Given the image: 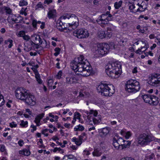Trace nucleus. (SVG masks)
Returning <instances> with one entry per match:
<instances>
[{
  "mask_svg": "<svg viewBox=\"0 0 160 160\" xmlns=\"http://www.w3.org/2000/svg\"><path fill=\"white\" fill-rule=\"evenodd\" d=\"M48 130V129H45L42 130V134L44 135L45 136H48V133H46V132H47Z\"/></svg>",
  "mask_w": 160,
  "mask_h": 160,
  "instance_id": "bf43d9fd",
  "label": "nucleus"
},
{
  "mask_svg": "<svg viewBox=\"0 0 160 160\" xmlns=\"http://www.w3.org/2000/svg\"><path fill=\"white\" fill-rule=\"evenodd\" d=\"M4 104V100L3 97L2 95H0V107L3 105Z\"/></svg>",
  "mask_w": 160,
  "mask_h": 160,
  "instance_id": "37998d69",
  "label": "nucleus"
},
{
  "mask_svg": "<svg viewBox=\"0 0 160 160\" xmlns=\"http://www.w3.org/2000/svg\"><path fill=\"white\" fill-rule=\"evenodd\" d=\"M48 84L49 86H52V84L53 83V81L52 79H49L48 81Z\"/></svg>",
  "mask_w": 160,
  "mask_h": 160,
  "instance_id": "338daca9",
  "label": "nucleus"
},
{
  "mask_svg": "<svg viewBox=\"0 0 160 160\" xmlns=\"http://www.w3.org/2000/svg\"><path fill=\"white\" fill-rule=\"evenodd\" d=\"M98 19H100L101 20H103V19L106 20H109L108 16L106 15V14H102V15L100 16Z\"/></svg>",
  "mask_w": 160,
  "mask_h": 160,
  "instance_id": "58836bf2",
  "label": "nucleus"
},
{
  "mask_svg": "<svg viewBox=\"0 0 160 160\" xmlns=\"http://www.w3.org/2000/svg\"><path fill=\"white\" fill-rule=\"evenodd\" d=\"M121 160H135L133 158L131 157H126L125 158H122Z\"/></svg>",
  "mask_w": 160,
  "mask_h": 160,
  "instance_id": "774afa93",
  "label": "nucleus"
},
{
  "mask_svg": "<svg viewBox=\"0 0 160 160\" xmlns=\"http://www.w3.org/2000/svg\"><path fill=\"white\" fill-rule=\"evenodd\" d=\"M31 39L32 40L31 42H32L33 44L34 43H37L41 44L42 43L43 41L40 38V35L37 34H34L32 35Z\"/></svg>",
  "mask_w": 160,
  "mask_h": 160,
  "instance_id": "2eb2a0df",
  "label": "nucleus"
},
{
  "mask_svg": "<svg viewBox=\"0 0 160 160\" xmlns=\"http://www.w3.org/2000/svg\"><path fill=\"white\" fill-rule=\"evenodd\" d=\"M142 97L145 102L149 103L150 104V100H151V95L145 94L143 95Z\"/></svg>",
  "mask_w": 160,
  "mask_h": 160,
  "instance_id": "4be33fe9",
  "label": "nucleus"
},
{
  "mask_svg": "<svg viewBox=\"0 0 160 160\" xmlns=\"http://www.w3.org/2000/svg\"><path fill=\"white\" fill-rule=\"evenodd\" d=\"M122 0L118 2H116L114 3V6L116 9H118L122 5Z\"/></svg>",
  "mask_w": 160,
  "mask_h": 160,
  "instance_id": "f704fd0d",
  "label": "nucleus"
},
{
  "mask_svg": "<svg viewBox=\"0 0 160 160\" xmlns=\"http://www.w3.org/2000/svg\"><path fill=\"white\" fill-rule=\"evenodd\" d=\"M116 27L113 26L112 24H108V27L107 28V29L109 31L112 32L115 29Z\"/></svg>",
  "mask_w": 160,
  "mask_h": 160,
  "instance_id": "c9c22d12",
  "label": "nucleus"
},
{
  "mask_svg": "<svg viewBox=\"0 0 160 160\" xmlns=\"http://www.w3.org/2000/svg\"><path fill=\"white\" fill-rule=\"evenodd\" d=\"M56 10L55 9H51L48 13L47 16L49 19L54 18L56 17Z\"/></svg>",
  "mask_w": 160,
  "mask_h": 160,
  "instance_id": "f3484780",
  "label": "nucleus"
},
{
  "mask_svg": "<svg viewBox=\"0 0 160 160\" xmlns=\"http://www.w3.org/2000/svg\"><path fill=\"white\" fill-rule=\"evenodd\" d=\"M31 128H33V129L31 130V132H33L34 131L36 130L37 129L36 127L33 124L31 125Z\"/></svg>",
  "mask_w": 160,
  "mask_h": 160,
  "instance_id": "0e129e2a",
  "label": "nucleus"
},
{
  "mask_svg": "<svg viewBox=\"0 0 160 160\" xmlns=\"http://www.w3.org/2000/svg\"><path fill=\"white\" fill-rule=\"evenodd\" d=\"M132 134L130 132H126L125 136L126 138H129L132 135Z\"/></svg>",
  "mask_w": 160,
  "mask_h": 160,
  "instance_id": "09e8293b",
  "label": "nucleus"
},
{
  "mask_svg": "<svg viewBox=\"0 0 160 160\" xmlns=\"http://www.w3.org/2000/svg\"><path fill=\"white\" fill-rule=\"evenodd\" d=\"M111 130V128L108 127L102 128L101 132V133L102 134V136L103 137L106 136L109 133Z\"/></svg>",
  "mask_w": 160,
  "mask_h": 160,
  "instance_id": "aec40b11",
  "label": "nucleus"
},
{
  "mask_svg": "<svg viewBox=\"0 0 160 160\" xmlns=\"http://www.w3.org/2000/svg\"><path fill=\"white\" fill-rule=\"evenodd\" d=\"M99 93L105 96H111L115 92L114 87L112 84L102 83L97 88Z\"/></svg>",
  "mask_w": 160,
  "mask_h": 160,
  "instance_id": "20e7f679",
  "label": "nucleus"
},
{
  "mask_svg": "<svg viewBox=\"0 0 160 160\" xmlns=\"http://www.w3.org/2000/svg\"><path fill=\"white\" fill-rule=\"evenodd\" d=\"M89 64L88 62H87L85 63L71 64V66L76 74L87 77L90 75L92 72V68L89 66Z\"/></svg>",
  "mask_w": 160,
  "mask_h": 160,
  "instance_id": "f257e3e1",
  "label": "nucleus"
},
{
  "mask_svg": "<svg viewBox=\"0 0 160 160\" xmlns=\"http://www.w3.org/2000/svg\"><path fill=\"white\" fill-rule=\"evenodd\" d=\"M62 20H61L59 19L58 21V22L57 23V26H58V27H61L60 28H58V29H59L60 30H62V29L64 28H65L62 22L61 21Z\"/></svg>",
  "mask_w": 160,
  "mask_h": 160,
  "instance_id": "2f4dec72",
  "label": "nucleus"
},
{
  "mask_svg": "<svg viewBox=\"0 0 160 160\" xmlns=\"http://www.w3.org/2000/svg\"><path fill=\"white\" fill-rule=\"evenodd\" d=\"M57 151H58L60 153H63L64 152L60 148H55L53 150V152H54Z\"/></svg>",
  "mask_w": 160,
  "mask_h": 160,
  "instance_id": "a18cd8bd",
  "label": "nucleus"
},
{
  "mask_svg": "<svg viewBox=\"0 0 160 160\" xmlns=\"http://www.w3.org/2000/svg\"><path fill=\"white\" fill-rule=\"evenodd\" d=\"M107 74L112 78H117L121 70V65L120 62H115L109 63L105 67Z\"/></svg>",
  "mask_w": 160,
  "mask_h": 160,
  "instance_id": "f03ea898",
  "label": "nucleus"
},
{
  "mask_svg": "<svg viewBox=\"0 0 160 160\" xmlns=\"http://www.w3.org/2000/svg\"><path fill=\"white\" fill-rule=\"evenodd\" d=\"M8 43H9V44L8 45V47L9 48H11L12 45V41L11 39H8L7 41H5V44H8Z\"/></svg>",
  "mask_w": 160,
  "mask_h": 160,
  "instance_id": "79ce46f5",
  "label": "nucleus"
},
{
  "mask_svg": "<svg viewBox=\"0 0 160 160\" xmlns=\"http://www.w3.org/2000/svg\"><path fill=\"white\" fill-rule=\"evenodd\" d=\"M80 114L78 112H76L74 114V118H75L76 119H80Z\"/></svg>",
  "mask_w": 160,
  "mask_h": 160,
  "instance_id": "49530a36",
  "label": "nucleus"
},
{
  "mask_svg": "<svg viewBox=\"0 0 160 160\" xmlns=\"http://www.w3.org/2000/svg\"><path fill=\"white\" fill-rule=\"evenodd\" d=\"M145 3L142 2L141 3H138L137 4V6L138 7V8L137 9L136 11L142 12L144 11L147 8V7L146 5L144 4Z\"/></svg>",
  "mask_w": 160,
  "mask_h": 160,
  "instance_id": "dca6fc26",
  "label": "nucleus"
},
{
  "mask_svg": "<svg viewBox=\"0 0 160 160\" xmlns=\"http://www.w3.org/2000/svg\"><path fill=\"white\" fill-rule=\"evenodd\" d=\"M92 154L94 156L99 157L101 155L102 152L100 151L99 148H97L94 150Z\"/></svg>",
  "mask_w": 160,
  "mask_h": 160,
  "instance_id": "cd10ccee",
  "label": "nucleus"
},
{
  "mask_svg": "<svg viewBox=\"0 0 160 160\" xmlns=\"http://www.w3.org/2000/svg\"><path fill=\"white\" fill-rule=\"evenodd\" d=\"M25 35V33L24 31H21L19 32V33L18 34V36L19 37H23Z\"/></svg>",
  "mask_w": 160,
  "mask_h": 160,
  "instance_id": "603ef678",
  "label": "nucleus"
},
{
  "mask_svg": "<svg viewBox=\"0 0 160 160\" xmlns=\"http://www.w3.org/2000/svg\"><path fill=\"white\" fill-rule=\"evenodd\" d=\"M126 87L128 92L135 93L139 90L140 85L139 82L136 80L130 79L127 82Z\"/></svg>",
  "mask_w": 160,
  "mask_h": 160,
  "instance_id": "39448f33",
  "label": "nucleus"
},
{
  "mask_svg": "<svg viewBox=\"0 0 160 160\" xmlns=\"http://www.w3.org/2000/svg\"><path fill=\"white\" fill-rule=\"evenodd\" d=\"M72 141L74 142L78 146L80 145L82 142V140L79 138H72Z\"/></svg>",
  "mask_w": 160,
  "mask_h": 160,
  "instance_id": "c85d7f7f",
  "label": "nucleus"
},
{
  "mask_svg": "<svg viewBox=\"0 0 160 160\" xmlns=\"http://www.w3.org/2000/svg\"><path fill=\"white\" fill-rule=\"evenodd\" d=\"M5 147L3 145H0V150L2 152H4L5 150Z\"/></svg>",
  "mask_w": 160,
  "mask_h": 160,
  "instance_id": "680f3d73",
  "label": "nucleus"
},
{
  "mask_svg": "<svg viewBox=\"0 0 160 160\" xmlns=\"http://www.w3.org/2000/svg\"><path fill=\"white\" fill-rule=\"evenodd\" d=\"M27 97L25 98L24 101L25 103L28 105H34L36 103V99L33 95L29 93L28 94Z\"/></svg>",
  "mask_w": 160,
  "mask_h": 160,
  "instance_id": "f8f14e48",
  "label": "nucleus"
},
{
  "mask_svg": "<svg viewBox=\"0 0 160 160\" xmlns=\"http://www.w3.org/2000/svg\"><path fill=\"white\" fill-rule=\"evenodd\" d=\"M62 160H77L76 157L72 155H69L63 158Z\"/></svg>",
  "mask_w": 160,
  "mask_h": 160,
  "instance_id": "b1692460",
  "label": "nucleus"
},
{
  "mask_svg": "<svg viewBox=\"0 0 160 160\" xmlns=\"http://www.w3.org/2000/svg\"><path fill=\"white\" fill-rule=\"evenodd\" d=\"M86 134L85 133L83 132L81 134L80 136L79 137V138L80 139L82 140L83 139H85L86 138Z\"/></svg>",
  "mask_w": 160,
  "mask_h": 160,
  "instance_id": "8fccbe9b",
  "label": "nucleus"
},
{
  "mask_svg": "<svg viewBox=\"0 0 160 160\" xmlns=\"http://www.w3.org/2000/svg\"><path fill=\"white\" fill-rule=\"evenodd\" d=\"M77 79L74 77L66 78V83L68 84H73L75 83Z\"/></svg>",
  "mask_w": 160,
  "mask_h": 160,
  "instance_id": "412c9836",
  "label": "nucleus"
},
{
  "mask_svg": "<svg viewBox=\"0 0 160 160\" xmlns=\"http://www.w3.org/2000/svg\"><path fill=\"white\" fill-rule=\"evenodd\" d=\"M86 113L87 114V115H89L90 116L92 115V114H93V117H97V116L98 114V112L96 111L92 110H90L89 112H88L87 111L86 112Z\"/></svg>",
  "mask_w": 160,
  "mask_h": 160,
  "instance_id": "72a5a7b5",
  "label": "nucleus"
},
{
  "mask_svg": "<svg viewBox=\"0 0 160 160\" xmlns=\"http://www.w3.org/2000/svg\"><path fill=\"white\" fill-rule=\"evenodd\" d=\"M36 9L39 8H44L43 5L42 4V3L41 2H38L36 5Z\"/></svg>",
  "mask_w": 160,
  "mask_h": 160,
  "instance_id": "13d9d810",
  "label": "nucleus"
},
{
  "mask_svg": "<svg viewBox=\"0 0 160 160\" xmlns=\"http://www.w3.org/2000/svg\"><path fill=\"white\" fill-rule=\"evenodd\" d=\"M44 114V113H42L38 115L36 118H38L40 121L42 118L43 117Z\"/></svg>",
  "mask_w": 160,
  "mask_h": 160,
  "instance_id": "6e6d98bb",
  "label": "nucleus"
},
{
  "mask_svg": "<svg viewBox=\"0 0 160 160\" xmlns=\"http://www.w3.org/2000/svg\"><path fill=\"white\" fill-rule=\"evenodd\" d=\"M23 39L26 41H28L30 39L29 37L27 35H25L23 37Z\"/></svg>",
  "mask_w": 160,
  "mask_h": 160,
  "instance_id": "e2e57ef3",
  "label": "nucleus"
},
{
  "mask_svg": "<svg viewBox=\"0 0 160 160\" xmlns=\"http://www.w3.org/2000/svg\"><path fill=\"white\" fill-rule=\"evenodd\" d=\"M22 18L21 16H19L16 18V17L15 18L13 22L16 23H19L20 21L22 20Z\"/></svg>",
  "mask_w": 160,
  "mask_h": 160,
  "instance_id": "c03bdc74",
  "label": "nucleus"
},
{
  "mask_svg": "<svg viewBox=\"0 0 160 160\" xmlns=\"http://www.w3.org/2000/svg\"><path fill=\"white\" fill-rule=\"evenodd\" d=\"M148 83L154 87L160 86V74L153 73L151 74L148 78Z\"/></svg>",
  "mask_w": 160,
  "mask_h": 160,
  "instance_id": "6e6552de",
  "label": "nucleus"
},
{
  "mask_svg": "<svg viewBox=\"0 0 160 160\" xmlns=\"http://www.w3.org/2000/svg\"><path fill=\"white\" fill-rule=\"evenodd\" d=\"M70 18L71 20H73L74 21L73 22H72L71 24H69V26H72L73 27L72 28H76L77 25L76 23L77 21L78 20V18L75 15L72 14L70 13H66L63 16L61 17L60 18V19L62 20H63L66 18L69 19Z\"/></svg>",
  "mask_w": 160,
  "mask_h": 160,
  "instance_id": "1a4fd4ad",
  "label": "nucleus"
},
{
  "mask_svg": "<svg viewBox=\"0 0 160 160\" xmlns=\"http://www.w3.org/2000/svg\"><path fill=\"white\" fill-rule=\"evenodd\" d=\"M109 45L107 43H100L95 46L92 50L96 57H101L109 52Z\"/></svg>",
  "mask_w": 160,
  "mask_h": 160,
  "instance_id": "7ed1b4c3",
  "label": "nucleus"
},
{
  "mask_svg": "<svg viewBox=\"0 0 160 160\" xmlns=\"http://www.w3.org/2000/svg\"><path fill=\"white\" fill-rule=\"evenodd\" d=\"M151 100H150V104L156 106L158 103L159 101L158 98L156 96L151 95Z\"/></svg>",
  "mask_w": 160,
  "mask_h": 160,
  "instance_id": "a211bd4d",
  "label": "nucleus"
},
{
  "mask_svg": "<svg viewBox=\"0 0 160 160\" xmlns=\"http://www.w3.org/2000/svg\"><path fill=\"white\" fill-rule=\"evenodd\" d=\"M28 3V2L25 0H21L19 2V5L20 6H23L27 5Z\"/></svg>",
  "mask_w": 160,
  "mask_h": 160,
  "instance_id": "ea45409f",
  "label": "nucleus"
},
{
  "mask_svg": "<svg viewBox=\"0 0 160 160\" xmlns=\"http://www.w3.org/2000/svg\"><path fill=\"white\" fill-rule=\"evenodd\" d=\"M84 128L82 125H79L77 126L74 128V130L75 131H83L84 130Z\"/></svg>",
  "mask_w": 160,
  "mask_h": 160,
  "instance_id": "e433bc0d",
  "label": "nucleus"
},
{
  "mask_svg": "<svg viewBox=\"0 0 160 160\" xmlns=\"http://www.w3.org/2000/svg\"><path fill=\"white\" fill-rule=\"evenodd\" d=\"M106 36V33L104 31L100 30L98 32V37L101 39H103Z\"/></svg>",
  "mask_w": 160,
  "mask_h": 160,
  "instance_id": "393cba45",
  "label": "nucleus"
},
{
  "mask_svg": "<svg viewBox=\"0 0 160 160\" xmlns=\"http://www.w3.org/2000/svg\"><path fill=\"white\" fill-rule=\"evenodd\" d=\"M106 36H107L109 38H110L112 35V32L110 31H108L107 29V33H106Z\"/></svg>",
  "mask_w": 160,
  "mask_h": 160,
  "instance_id": "5fc2aeb1",
  "label": "nucleus"
},
{
  "mask_svg": "<svg viewBox=\"0 0 160 160\" xmlns=\"http://www.w3.org/2000/svg\"><path fill=\"white\" fill-rule=\"evenodd\" d=\"M17 124H15L14 122H12L11 123H10V126L11 128H14L17 127Z\"/></svg>",
  "mask_w": 160,
  "mask_h": 160,
  "instance_id": "69168bd1",
  "label": "nucleus"
},
{
  "mask_svg": "<svg viewBox=\"0 0 160 160\" xmlns=\"http://www.w3.org/2000/svg\"><path fill=\"white\" fill-rule=\"evenodd\" d=\"M153 140V137L149 134L143 133L139 135L138 138V144L141 146L148 145Z\"/></svg>",
  "mask_w": 160,
  "mask_h": 160,
  "instance_id": "423d86ee",
  "label": "nucleus"
},
{
  "mask_svg": "<svg viewBox=\"0 0 160 160\" xmlns=\"http://www.w3.org/2000/svg\"><path fill=\"white\" fill-rule=\"evenodd\" d=\"M19 153L20 154L24 155L25 156H28L30 154V152L29 150L27 149H23L19 151Z\"/></svg>",
  "mask_w": 160,
  "mask_h": 160,
  "instance_id": "bb28decb",
  "label": "nucleus"
},
{
  "mask_svg": "<svg viewBox=\"0 0 160 160\" xmlns=\"http://www.w3.org/2000/svg\"><path fill=\"white\" fill-rule=\"evenodd\" d=\"M15 93V96L18 99L23 100L26 97H28V93L25 89L21 88L16 89Z\"/></svg>",
  "mask_w": 160,
  "mask_h": 160,
  "instance_id": "9d476101",
  "label": "nucleus"
},
{
  "mask_svg": "<svg viewBox=\"0 0 160 160\" xmlns=\"http://www.w3.org/2000/svg\"><path fill=\"white\" fill-rule=\"evenodd\" d=\"M148 158L149 160H153L155 159V155L153 153H152L148 156Z\"/></svg>",
  "mask_w": 160,
  "mask_h": 160,
  "instance_id": "3c124183",
  "label": "nucleus"
},
{
  "mask_svg": "<svg viewBox=\"0 0 160 160\" xmlns=\"http://www.w3.org/2000/svg\"><path fill=\"white\" fill-rule=\"evenodd\" d=\"M87 119L88 123L90 125H93V123L94 124H97L99 123L101 120L99 117H94L92 115L90 116L89 115L87 116Z\"/></svg>",
  "mask_w": 160,
  "mask_h": 160,
  "instance_id": "ddd939ff",
  "label": "nucleus"
},
{
  "mask_svg": "<svg viewBox=\"0 0 160 160\" xmlns=\"http://www.w3.org/2000/svg\"><path fill=\"white\" fill-rule=\"evenodd\" d=\"M129 9L130 12L133 13L138 12L136 11L137 9H136V7L133 3H130L128 4Z\"/></svg>",
  "mask_w": 160,
  "mask_h": 160,
  "instance_id": "5701e85b",
  "label": "nucleus"
},
{
  "mask_svg": "<svg viewBox=\"0 0 160 160\" xmlns=\"http://www.w3.org/2000/svg\"><path fill=\"white\" fill-rule=\"evenodd\" d=\"M55 52L54 53L55 56H57L60 54L61 49L59 48H56L54 49Z\"/></svg>",
  "mask_w": 160,
  "mask_h": 160,
  "instance_id": "a19ab883",
  "label": "nucleus"
},
{
  "mask_svg": "<svg viewBox=\"0 0 160 160\" xmlns=\"http://www.w3.org/2000/svg\"><path fill=\"white\" fill-rule=\"evenodd\" d=\"M73 35L78 38L82 39L88 38L89 33L86 29H77L73 32Z\"/></svg>",
  "mask_w": 160,
  "mask_h": 160,
  "instance_id": "9b49d317",
  "label": "nucleus"
},
{
  "mask_svg": "<svg viewBox=\"0 0 160 160\" xmlns=\"http://www.w3.org/2000/svg\"><path fill=\"white\" fill-rule=\"evenodd\" d=\"M128 39L126 38H122L119 42V43L121 46H124L126 44Z\"/></svg>",
  "mask_w": 160,
  "mask_h": 160,
  "instance_id": "c756f323",
  "label": "nucleus"
},
{
  "mask_svg": "<svg viewBox=\"0 0 160 160\" xmlns=\"http://www.w3.org/2000/svg\"><path fill=\"white\" fill-rule=\"evenodd\" d=\"M146 48L145 46L141 47V49H138V50H137L136 51V52L137 53L141 54V53H140V52H142V50L143 49V48Z\"/></svg>",
  "mask_w": 160,
  "mask_h": 160,
  "instance_id": "4d7b16f0",
  "label": "nucleus"
},
{
  "mask_svg": "<svg viewBox=\"0 0 160 160\" xmlns=\"http://www.w3.org/2000/svg\"><path fill=\"white\" fill-rule=\"evenodd\" d=\"M16 17V16L15 15L12 13L9 15L8 18L7 20L10 22H12Z\"/></svg>",
  "mask_w": 160,
  "mask_h": 160,
  "instance_id": "7c9ffc66",
  "label": "nucleus"
},
{
  "mask_svg": "<svg viewBox=\"0 0 160 160\" xmlns=\"http://www.w3.org/2000/svg\"><path fill=\"white\" fill-rule=\"evenodd\" d=\"M87 62L88 61L84 58V57L82 55H80L79 57L75 58L74 60L71 63V65L85 63H87Z\"/></svg>",
  "mask_w": 160,
  "mask_h": 160,
  "instance_id": "4468645a",
  "label": "nucleus"
},
{
  "mask_svg": "<svg viewBox=\"0 0 160 160\" xmlns=\"http://www.w3.org/2000/svg\"><path fill=\"white\" fill-rule=\"evenodd\" d=\"M33 44V42H31L25 43L24 50L27 52L30 51L31 50Z\"/></svg>",
  "mask_w": 160,
  "mask_h": 160,
  "instance_id": "6ab92c4d",
  "label": "nucleus"
},
{
  "mask_svg": "<svg viewBox=\"0 0 160 160\" xmlns=\"http://www.w3.org/2000/svg\"><path fill=\"white\" fill-rule=\"evenodd\" d=\"M62 74V72L61 71H60L56 76V78L58 79H60L61 78Z\"/></svg>",
  "mask_w": 160,
  "mask_h": 160,
  "instance_id": "864d4df0",
  "label": "nucleus"
},
{
  "mask_svg": "<svg viewBox=\"0 0 160 160\" xmlns=\"http://www.w3.org/2000/svg\"><path fill=\"white\" fill-rule=\"evenodd\" d=\"M28 122L24 121L23 120L21 121V123L20 124V125L22 126L23 127H27L28 124Z\"/></svg>",
  "mask_w": 160,
  "mask_h": 160,
  "instance_id": "de8ad7c7",
  "label": "nucleus"
},
{
  "mask_svg": "<svg viewBox=\"0 0 160 160\" xmlns=\"http://www.w3.org/2000/svg\"><path fill=\"white\" fill-rule=\"evenodd\" d=\"M2 9L7 14L10 15L12 13V10L9 7L4 6L3 7Z\"/></svg>",
  "mask_w": 160,
  "mask_h": 160,
  "instance_id": "a878e982",
  "label": "nucleus"
},
{
  "mask_svg": "<svg viewBox=\"0 0 160 160\" xmlns=\"http://www.w3.org/2000/svg\"><path fill=\"white\" fill-rule=\"evenodd\" d=\"M126 142L125 140H124L121 138H119L118 139L114 138L113 139L112 145L116 150H118L119 149H123L129 146L131 144V142L129 141L126 142H128L127 144L123 143L124 142Z\"/></svg>",
  "mask_w": 160,
  "mask_h": 160,
  "instance_id": "0eeeda50",
  "label": "nucleus"
},
{
  "mask_svg": "<svg viewBox=\"0 0 160 160\" xmlns=\"http://www.w3.org/2000/svg\"><path fill=\"white\" fill-rule=\"evenodd\" d=\"M35 78L38 83L41 84L42 83V81L40 78V76L38 72L36 73Z\"/></svg>",
  "mask_w": 160,
  "mask_h": 160,
  "instance_id": "4c0bfd02",
  "label": "nucleus"
},
{
  "mask_svg": "<svg viewBox=\"0 0 160 160\" xmlns=\"http://www.w3.org/2000/svg\"><path fill=\"white\" fill-rule=\"evenodd\" d=\"M37 24V21L36 20H34L32 21V24L34 28H36Z\"/></svg>",
  "mask_w": 160,
  "mask_h": 160,
  "instance_id": "052dcab7",
  "label": "nucleus"
},
{
  "mask_svg": "<svg viewBox=\"0 0 160 160\" xmlns=\"http://www.w3.org/2000/svg\"><path fill=\"white\" fill-rule=\"evenodd\" d=\"M109 20H106L104 19L103 20H101L100 19H98L97 20V21L99 24H101L102 25H103L107 24Z\"/></svg>",
  "mask_w": 160,
  "mask_h": 160,
  "instance_id": "473e14b6",
  "label": "nucleus"
}]
</instances>
